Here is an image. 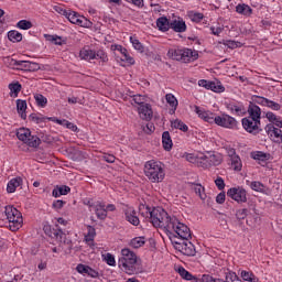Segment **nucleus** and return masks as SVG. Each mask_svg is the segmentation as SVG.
<instances>
[{
  "label": "nucleus",
  "mask_w": 282,
  "mask_h": 282,
  "mask_svg": "<svg viewBox=\"0 0 282 282\" xmlns=\"http://www.w3.org/2000/svg\"><path fill=\"white\" fill-rule=\"evenodd\" d=\"M165 235H167L169 239L172 241V243H175V241H188L193 238V234H191V228L177 217L172 216V219L170 220V226H167V230L165 231Z\"/></svg>",
  "instance_id": "1"
},
{
  "label": "nucleus",
  "mask_w": 282,
  "mask_h": 282,
  "mask_svg": "<svg viewBox=\"0 0 282 282\" xmlns=\"http://www.w3.org/2000/svg\"><path fill=\"white\" fill-rule=\"evenodd\" d=\"M142 215L149 217L154 228H163L165 232L169 230V226H171V220L173 219V216H169V213L162 207L153 209L145 207V213H142Z\"/></svg>",
  "instance_id": "2"
},
{
  "label": "nucleus",
  "mask_w": 282,
  "mask_h": 282,
  "mask_svg": "<svg viewBox=\"0 0 282 282\" xmlns=\"http://www.w3.org/2000/svg\"><path fill=\"white\" fill-rule=\"evenodd\" d=\"M121 254L122 257L119 259L118 265L126 272V274H142V268L135 267V263H138V256H135L131 249H122Z\"/></svg>",
  "instance_id": "3"
},
{
  "label": "nucleus",
  "mask_w": 282,
  "mask_h": 282,
  "mask_svg": "<svg viewBox=\"0 0 282 282\" xmlns=\"http://www.w3.org/2000/svg\"><path fill=\"white\" fill-rule=\"evenodd\" d=\"M144 175L153 184H160V182H163L164 177H166V173L164 172V164L155 160L145 162Z\"/></svg>",
  "instance_id": "4"
},
{
  "label": "nucleus",
  "mask_w": 282,
  "mask_h": 282,
  "mask_svg": "<svg viewBox=\"0 0 282 282\" xmlns=\"http://www.w3.org/2000/svg\"><path fill=\"white\" fill-rule=\"evenodd\" d=\"M169 58L181 61L182 63H191L199 58V53L191 48H172L167 52Z\"/></svg>",
  "instance_id": "5"
},
{
  "label": "nucleus",
  "mask_w": 282,
  "mask_h": 282,
  "mask_svg": "<svg viewBox=\"0 0 282 282\" xmlns=\"http://www.w3.org/2000/svg\"><path fill=\"white\" fill-rule=\"evenodd\" d=\"M4 215L9 221V229L12 232H17L23 226V216L14 206H6Z\"/></svg>",
  "instance_id": "6"
},
{
  "label": "nucleus",
  "mask_w": 282,
  "mask_h": 282,
  "mask_svg": "<svg viewBox=\"0 0 282 282\" xmlns=\"http://www.w3.org/2000/svg\"><path fill=\"white\" fill-rule=\"evenodd\" d=\"M219 164H221V154L206 152L197 156V166H200V169H210V166H219Z\"/></svg>",
  "instance_id": "7"
},
{
  "label": "nucleus",
  "mask_w": 282,
  "mask_h": 282,
  "mask_svg": "<svg viewBox=\"0 0 282 282\" xmlns=\"http://www.w3.org/2000/svg\"><path fill=\"white\" fill-rule=\"evenodd\" d=\"M17 138L18 140H21V142H24V144H28V147H31L32 149H37V147H41V139L36 135H32V131L28 128H20L17 131Z\"/></svg>",
  "instance_id": "8"
},
{
  "label": "nucleus",
  "mask_w": 282,
  "mask_h": 282,
  "mask_svg": "<svg viewBox=\"0 0 282 282\" xmlns=\"http://www.w3.org/2000/svg\"><path fill=\"white\" fill-rule=\"evenodd\" d=\"M265 132L276 144H282V120L278 118L274 123L265 126Z\"/></svg>",
  "instance_id": "9"
},
{
  "label": "nucleus",
  "mask_w": 282,
  "mask_h": 282,
  "mask_svg": "<svg viewBox=\"0 0 282 282\" xmlns=\"http://www.w3.org/2000/svg\"><path fill=\"white\" fill-rule=\"evenodd\" d=\"M9 64L13 69H21L22 72H39L41 65L36 62L9 59Z\"/></svg>",
  "instance_id": "10"
},
{
  "label": "nucleus",
  "mask_w": 282,
  "mask_h": 282,
  "mask_svg": "<svg viewBox=\"0 0 282 282\" xmlns=\"http://www.w3.org/2000/svg\"><path fill=\"white\" fill-rule=\"evenodd\" d=\"M175 250L185 254V257H195L197 254V250L195 249V245L188 240H178L172 242Z\"/></svg>",
  "instance_id": "11"
},
{
  "label": "nucleus",
  "mask_w": 282,
  "mask_h": 282,
  "mask_svg": "<svg viewBox=\"0 0 282 282\" xmlns=\"http://www.w3.org/2000/svg\"><path fill=\"white\" fill-rule=\"evenodd\" d=\"M242 127L247 133H251L252 135H257L261 133V121L257 119H251L250 117L242 119Z\"/></svg>",
  "instance_id": "12"
},
{
  "label": "nucleus",
  "mask_w": 282,
  "mask_h": 282,
  "mask_svg": "<svg viewBox=\"0 0 282 282\" xmlns=\"http://www.w3.org/2000/svg\"><path fill=\"white\" fill-rule=\"evenodd\" d=\"M66 19H68L69 23H73L74 25H79L80 28H91V21L78 14L76 11L68 10Z\"/></svg>",
  "instance_id": "13"
},
{
  "label": "nucleus",
  "mask_w": 282,
  "mask_h": 282,
  "mask_svg": "<svg viewBox=\"0 0 282 282\" xmlns=\"http://www.w3.org/2000/svg\"><path fill=\"white\" fill-rule=\"evenodd\" d=\"M227 196L237 202V204H246L248 202V193L243 187H231L227 191Z\"/></svg>",
  "instance_id": "14"
},
{
  "label": "nucleus",
  "mask_w": 282,
  "mask_h": 282,
  "mask_svg": "<svg viewBox=\"0 0 282 282\" xmlns=\"http://www.w3.org/2000/svg\"><path fill=\"white\" fill-rule=\"evenodd\" d=\"M214 122L218 124V127H225V129H235V127H237V119L228 115L215 117Z\"/></svg>",
  "instance_id": "15"
},
{
  "label": "nucleus",
  "mask_w": 282,
  "mask_h": 282,
  "mask_svg": "<svg viewBox=\"0 0 282 282\" xmlns=\"http://www.w3.org/2000/svg\"><path fill=\"white\" fill-rule=\"evenodd\" d=\"M43 230L47 237H51V239H55V241H63V237H65V232H63V229H54L50 225H44Z\"/></svg>",
  "instance_id": "16"
},
{
  "label": "nucleus",
  "mask_w": 282,
  "mask_h": 282,
  "mask_svg": "<svg viewBox=\"0 0 282 282\" xmlns=\"http://www.w3.org/2000/svg\"><path fill=\"white\" fill-rule=\"evenodd\" d=\"M88 206H89L90 208H94L95 215H96L99 219H101V220L107 219V209H106L105 203H102V202H97V203H95V204H91V203L88 202Z\"/></svg>",
  "instance_id": "17"
},
{
  "label": "nucleus",
  "mask_w": 282,
  "mask_h": 282,
  "mask_svg": "<svg viewBox=\"0 0 282 282\" xmlns=\"http://www.w3.org/2000/svg\"><path fill=\"white\" fill-rule=\"evenodd\" d=\"M139 116L141 120H151L153 118V109L151 108V105L144 104L143 106H140L138 108Z\"/></svg>",
  "instance_id": "18"
},
{
  "label": "nucleus",
  "mask_w": 282,
  "mask_h": 282,
  "mask_svg": "<svg viewBox=\"0 0 282 282\" xmlns=\"http://www.w3.org/2000/svg\"><path fill=\"white\" fill-rule=\"evenodd\" d=\"M126 219L132 226H140V218L138 217V212L133 207H128L124 210Z\"/></svg>",
  "instance_id": "19"
},
{
  "label": "nucleus",
  "mask_w": 282,
  "mask_h": 282,
  "mask_svg": "<svg viewBox=\"0 0 282 282\" xmlns=\"http://www.w3.org/2000/svg\"><path fill=\"white\" fill-rule=\"evenodd\" d=\"M194 111L197 113L198 118L205 120V122H214L213 113L202 109L199 106H194Z\"/></svg>",
  "instance_id": "20"
},
{
  "label": "nucleus",
  "mask_w": 282,
  "mask_h": 282,
  "mask_svg": "<svg viewBox=\"0 0 282 282\" xmlns=\"http://www.w3.org/2000/svg\"><path fill=\"white\" fill-rule=\"evenodd\" d=\"M170 29L182 34L186 32V22L184 20H173L170 22Z\"/></svg>",
  "instance_id": "21"
},
{
  "label": "nucleus",
  "mask_w": 282,
  "mask_h": 282,
  "mask_svg": "<svg viewBox=\"0 0 282 282\" xmlns=\"http://www.w3.org/2000/svg\"><path fill=\"white\" fill-rule=\"evenodd\" d=\"M249 118L261 122V108L254 104H250L248 108Z\"/></svg>",
  "instance_id": "22"
},
{
  "label": "nucleus",
  "mask_w": 282,
  "mask_h": 282,
  "mask_svg": "<svg viewBox=\"0 0 282 282\" xmlns=\"http://www.w3.org/2000/svg\"><path fill=\"white\" fill-rule=\"evenodd\" d=\"M79 58L82 61H96V51L84 47L79 51Z\"/></svg>",
  "instance_id": "23"
},
{
  "label": "nucleus",
  "mask_w": 282,
  "mask_h": 282,
  "mask_svg": "<svg viewBox=\"0 0 282 282\" xmlns=\"http://www.w3.org/2000/svg\"><path fill=\"white\" fill-rule=\"evenodd\" d=\"M17 110H18V113L20 115V118H22V120H25L28 118V113L25 112L28 110V101L23 99H18Z\"/></svg>",
  "instance_id": "24"
},
{
  "label": "nucleus",
  "mask_w": 282,
  "mask_h": 282,
  "mask_svg": "<svg viewBox=\"0 0 282 282\" xmlns=\"http://www.w3.org/2000/svg\"><path fill=\"white\" fill-rule=\"evenodd\" d=\"M21 184H23V178H21V176L11 178L7 185V192L14 193L17 191V188H19V186H21Z\"/></svg>",
  "instance_id": "25"
},
{
  "label": "nucleus",
  "mask_w": 282,
  "mask_h": 282,
  "mask_svg": "<svg viewBox=\"0 0 282 282\" xmlns=\"http://www.w3.org/2000/svg\"><path fill=\"white\" fill-rule=\"evenodd\" d=\"M165 100L167 102V105H170L171 109H170V115L173 116V113H175V111H177V98H175V96L173 94H166L165 95Z\"/></svg>",
  "instance_id": "26"
},
{
  "label": "nucleus",
  "mask_w": 282,
  "mask_h": 282,
  "mask_svg": "<svg viewBox=\"0 0 282 282\" xmlns=\"http://www.w3.org/2000/svg\"><path fill=\"white\" fill-rule=\"evenodd\" d=\"M156 28H159L160 32H169L171 30V22L166 17H161L156 20Z\"/></svg>",
  "instance_id": "27"
},
{
  "label": "nucleus",
  "mask_w": 282,
  "mask_h": 282,
  "mask_svg": "<svg viewBox=\"0 0 282 282\" xmlns=\"http://www.w3.org/2000/svg\"><path fill=\"white\" fill-rule=\"evenodd\" d=\"M162 144L165 151H171L173 149V140L171 139V133L169 131L163 132Z\"/></svg>",
  "instance_id": "28"
},
{
  "label": "nucleus",
  "mask_w": 282,
  "mask_h": 282,
  "mask_svg": "<svg viewBox=\"0 0 282 282\" xmlns=\"http://www.w3.org/2000/svg\"><path fill=\"white\" fill-rule=\"evenodd\" d=\"M72 188L67 185H56L52 192L53 197H61L62 195H67Z\"/></svg>",
  "instance_id": "29"
},
{
  "label": "nucleus",
  "mask_w": 282,
  "mask_h": 282,
  "mask_svg": "<svg viewBox=\"0 0 282 282\" xmlns=\"http://www.w3.org/2000/svg\"><path fill=\"white\" fill-rule=\"evenodd\" d=\"M177 272L180 276H182L185 281L199 282V279H197L195 275H192V273L185 270L184 267H178Z\"/></svg>",
  "instance_id": "30"
},
{
  "label": "nucleus",
  "mask_w": 282,
  "mask_h": 282,
  "mask_svg": "<svg viewBox=\"0 0 282 282\" xmlns=\"http://www.w3.org/2000/svg\"><path fill=\"white\" fill-rule=\"evenodd\" d=\"M240 276L242 281L259 282V278H257V275H254V273H252L251 271L242 270L240 271Z\"/></svg>",
  "instance_id": "31"
},
{
  "label": "nucleus",
  "mask_w": 282,
  "mask_h": 282,
  "mask_svg": "<svg viewBox=\"0 0 282 282\" xmlns=\"http://www.w3.org/2000/svg\"><path fill=\"white\" fill-rule=\"evenodd\" d=\"M236 12H238V14H243V17H250V14H252V8L245 3L238 4L236 7Z\"/></svg>",
  "instance_id": "32"
},
{
  "label": "nucleus",
  "mask_w": 282,
  "mask_h": 282,
  "mask_svg": "<svg viewBox=\"0 0 282 282\" xmlns=\"http://www.w3.org/2000/svg\"><path fill=\"white\" fill-rule=\"evenodd\" d=\"M8 39L12 43H21V41H23V34H21L19 31H9Z\"/></svg>",
  "instance_id": "33"
},
{
  "label": "nucleus",
  "mask_w": 282,
  "mask_h": 282,
  "mask_svg": "<svg viewBox=\"0 0 282 282\" xmlns=\"http://www.w3.org/2000/svg\"><path fill=\"white\" fill-rule=\"evenodd\" d=\"M95 61H100L105 65V63L109 62V56L104 50H97L95 51Z\"/></svg>",
  "instance_id": "34"
},
{
  "label": "nucleus",
  "mask_w": 282,
  "mask_h": 282,
  "mask_svg": "<svg viewBox=\"0 0 282 282\" xmlns=\"http://www.w3.org/2000/svg\"><path fill=\"white\" fill-rule=\"evenodd\" d=\"M207 89H210L212 91H215L216 94H221V93L226 91V88L219 82H217V83L209 82Z\"/></svg>",
  "instance_id": "35"
},
{
  "label": "nucleus",
  "mask_w": 282,
  "mask_h": 282,
  "mask_svg": "<svg viewBox=\"0 0 282 282\" xmlns=\"http://www.w3.org/2000/svg\"><path fill=\"white\" fill-rule=\"evenodd\" d=\"M34 100H35L37 107H41L42 109H45V107H47V97H45L41 94H35Z\"/></svg>",
  "instance_id": "36"
},
{
  "label": "nucleus",
  "mask_w": 282,
  "mask_h": 282,
  "mask_svg": "<svg viewBox=\"0 0 282 282\" xmlns=\"http://www.w3.org/2000/svg\"><path fill=\"white\" fill-rule=\"evenodd\" d=\"M227 109L235 112L237 116H243V113H246V108H243V106H237L235 104H229Z\"/></svg>",
  "instance_id": "37"
},
{
  "label": "nucleus",
  "mask_w": 282,
  "mask_h": 282,
  "mask_svg": "<svg viewBox=\"0 0 282 282\" xmlns=\"http://www.w3.org/2000/svg\"><path fill=\"white\" fill-rule=\"evenodd\" d=\"M251 191H256V193H264L265 192V185L259 181H252L250 183Z\"/></svg>",
  "instance_id": "38"
},
{
  "label": "nucleus",
  "mask_w": 282,
  "mask_h": 282,
  "mask_svg": "<svg viewBox=\"0 0 282 282\" xmlns=\"http://www.w3.org/2000/svg\"><path fill=\"white\" fill-rule=\"evenodd\" d=\"M144 243H147V240L144 237H135L130 241L131 248H134V249L142 248Z\"/></svg>",
  "instance_id": "39"
},
{
  "label": "nucleus",
  "mask_w": 282,
  "mask_h": 282,
  "mask_svg": "<svg viewBox=\"0 0 282 282\" xmlns=\"http://www.w3.org/2000/svg\"><path fill=\"white\" fill-rule=\"evenodd\" d=\"M172 127H173V129H178L180 131H183L184 133H186V131H188V126H186V123H184V121H182L180 119H175L174 121H172Z\"/></svg>",
  "instance_id": "40"
},
{
  "label": "nucleus",
  "mask_w": 282,
  "mask_h": 282,
  "mask_svg": "<svg viewBox=\"0 0 282 282\" xmlns=\"http://www.w3.org/2000/svg\"><path fill=\"white\" fill-rule=\"evenodd\" d=\"M44 37L48 43H53L54 45H63V37L58 35H50V34H44Z\"/></svg>",
  "instance_id": "41"
},
{
  "label": "nucleus",
  "mask_w": 282,
  "mask_h": 282,
  "mask_svg": "<svg viewBox=\"0 0 282 282\" xmlns=\"http://www.w3.org/2000/svg\"><path fill=\"white\" fill-rule=\"evenodd\" d=\"M230 165L234 169V171H241L242 164H241V158L234 156L232 159H229Z\"/></svg>",
  "instance_id": "42"
},
{
  "label": "nucleus",
  "mask_w": 282,
  "mask_h": 282,
  "mask_svg": "<svg viewBox=\"0 0 282 282\" xmlns=\"http://www.w3.org/2000/svg\"><path fill=\"white\" fill-rule=\"evenodd\" d=\"M130 42L132 43V45H133L134 50H137V52H140L141 54L144 53V45H142L140 40L131 36Z\"/></svg>",
  "instance_id": "43"
},
{
  "label": "nucleus",
  "mask_w": 282,
  "mask_h": 282,
  "mask_svg": "<svg viewBox=\"0 0 282 282\" xmlns=\"http://www.w3.org/2000/svg\"><path fill=\"white\" fill-rule=\"evenodd\" d=\"M21 87L22 86L19 84V82L14 84H10L9 89H10L11 96H14V98H17V96H19V93L21 91Z\"/></svg>",
  "instance_id": "44"
},
{
  "label": "nucleus",
  "mask_w": 282,
  "mask_h": 282,
  "mask_svg": "<svg viewBox=\"0 0 282 282\" xmlns=\"http://www.w3.org/2000/svg\"><path fill=\"white\" fill-rule=\"evenodd\" d=\"M251 158L260 162H265V160H268V154L265 152L258 151V152L251 153Z\"/></svg>",
  "instance_id": "45"
},
{
  "label": "nucleus",
  "mask_w": 282,
  "mask_h": 282,
  "mask_svg": "<svg viewBox=\"0 0 282 282\" xmlns=\"http://www.w3.org/2000/svg\"><path fill=\"white\" fill-rule=\"evenodd\" d=\"M206 189L204 188V186H202L200 184H196L194 185V192L196 193V195H198L200 197V199H206Z\"/></svg>",
  "instance_id": "46"
},
{
  "label": "nucleus",
  "mask_w": 282,
  "mask_h": 282,
  "mask_svg": "<svg viewBox=\"0 0 282 282\" xmlns=\"http://www.w3.org/2000/svg\"><path fill=\"white\" fill-rule=\"evenodd\" d=\"M132 102H134L135 105H139V107H142L144 105H147V97L142 96V95H134L132 97Z\"/></svg>",
  "instance_id": "47"
},
{
  "label": "nucleus",
  "mask_w": 282,
  "mask_h": 282,
  "mask_svg": "<svg viewBox=\"0 0 282 282\" xmlns=\"http://www.w3.org/2000/svg\"><path fill=\"white\" fill-rule=\"evenodd\" d=\"M56 122L57 124H65L66 129H70V131H78V127L73 122H69L67 120H59V119H56Z\"/></svg>",
  "instance_id": "48"
},
{
  "label": "nucleus",
  "mask_w": 282,
  "mask_h": 282,
  "mask_svg": "<svg viewBox=\"0 0 282 282\" xmlns=\"http://www.w3.org/2000/svg\"><path fill=\"white\" fill-rule=\"evenodd\" d=\"M189 19L194 23H199L204 19V13L189 12Z\"/></svg>",
  "instance_id": "49"
},
{
  "label": "nucleus",
  "mask_w": 282,
  "mask_h": 282,
  "mask_svg": "<svg viewBox=\"0 0 282 282\" xmlns=\"http://www.w3.org/2000/svg\"><path fill=\"white\" fill-rule=\"evenodd\" d=\"M269 109H272L273 111H280L281 110V104L267 99V106Z\"/></svg>",
  "instance_id": "50"
},
{
  "label": "nucleus",
  "mask_w": 282,
  "mask_h": 282,
  "mask_svg": "<svg viewBox=\"0 0 282 282\" xmlns=\"http://www.w3.org/2000/svg\"><path fill=\"white\" fill-rule=\"evenodd\" d=\"M18 28L20 30H30L32 28V22H30L28 20H20L18 22Z\"/></svg>",
  "instance_id": "51"
},
{
  "label": "nucleus",
  "mask_w": 282,
  "mask_h": 282,
  "mask_svg": "<svg viewBox=\"0 0 282 282\" xmlns=\"http://www.w3.org/2000/svg\"><path fill=\"white\" fill-rule=\"evenodd\" d=\"M29 120H31V122H35L36 124H41V122H45V117H39L36 113H31L29 116Z\"/></svg>",
  "instance_id": "52"
},
{
  "label": "nucleus",
  "mask_w": 282,
  "mask_h": 282,
  "mask_svg": "<svg viewBox=\"0 0 282 282\" xmlns=\"http://www.w3.org/2000/svg\"><path fill=\"white\" fill-rule=\"evenodd\" d=\"M121 61L129 63V65H134L135 64V59H133V57H131V55H129V52L126 51L122 54Z\"/></svg>",
  "instance_id": "53"
},
{
  "label": "nucleus",
  "mask_w": 282,
  "mask_h": 282,
  "mask_svg": "<svg viewBox=\"0 0 282 282\" xmlns=\"http://www.w3.org/2000/svg\"><path fill=\"white\" fill-rule=\"evenodd\" d=\"M200 281L202 282H224V280L215 279L210 274H203Z\"/></svg>",
  "instance_id": "54"
},
{
  "label": "nucleus",
  "mask_w": 282,
  "mask_h": 282,
  "mask_svg": "<svg viewBox=\"0 0 282 282\" xmlns=\"http://www.w3.org/2000/svg\"><path fill=\"white\" fill-rule=\"evenodd\" d=\"M105 261L108 265L116 267V258L111 253H106Z\"/></svg>",
  "instance_id": "55"
},
{
  "label": "nucleus",
  "mask_w": 282,
  "mask_h": 282,
  "mask_svg": "<svg viewBox=\"0 0 282 282\" xmlns=\"http://www.w3.org/2000/svg\"><path fill=\"white\" fill-rule=\"evenodd\" d=\"M215 184H216L218 191H224V188H226V182H224V178L221 176H218L215 180Z\"/></svg>",
  "instance_id": "56"
},
{
  "label": "nucleus",
  "mask_w": 282,
  "mask_h": 282,
  "mask_svg": "<svg viewBox=\"0 0 282 282\" xmlns=\"http://www.w3.org/2000/svg\"><path fill=\"white\" fill-rule=\"evenodd\" d=\"M76 270H77L78 274H87V272L89 270V265L79 263V264H77Z\"/></svg>",
  "instance_id": "57"
},
{
  "label": "nucleus",
  "mask_w": 282,
  "mask_h": 282,
  "mask_svg": "<svg viewBox=\"0 0 282 282\" xmlns=\"http://www.w3.org/2000/svg\"><path fill=\"white\" fill-rule=\"evenodd\" d=\"M224 45L229 47V50H236V47H239V42L232 41V40H226L224 42Z\"/></svg>",
  "instance_id": "58"
},
{
  "label": "nucleus",
  "mask_w": 282,
  "mask_h": 282,
  "mask_svg": "<svg viewBox=\"0 0 282 282\" xmlns=\"http://www.w3.org/2000/svg\"><path fill=\"white\" fill-rule=\"evenodd\" d=\"M53 10H55V12H57V14H62V17H66V18H67V14L69 12V10H65L61 6L53 7Z\"/></svg>",
  "instance_id": "59"
},
{
  "label": "nucleus",
  "mask_w": 282,
  "mask_h": 282,
  "mask_svg": "<svg viewBox=\"0 0 282 282\" xmlns=\"http://www.w3.org/2000/svg\"><path fill=\"white\" fill-rule=\"evenodd\" d=\"M127 3H132L135 8H144V0H124Z\"/></svg>",
  "instance_id": "60"
},
{
  "label": "nucleus",
  "mask_w": 282,
  "mask_h": 282,
  "mask_svg": "<svg viewBox=\"0 0 282 282\" xmlns=\"http://www.w3.org/2000/svg\"><path fill=\"white\" fill-rule=\"evenodd\" d=\"M237 219H243L245 217H248V209H239L236 212Z\"/></svg>",
  "instance_id": "61"
},
{
  "label": "nucleus",
  "mask_w": 282,
  "mask_h": 282,
  "mask_svg": "<svg viewBox=\"0 0 282 282\" xmlns=\"http://www.w3.org/2000/svg\"><path fill=\"white\" fill-rule=\"evenodd\" d=\"M102 160L108 162V164H113V162H116V156L113 154H104Z\"/></svg>",
  "instance_id": "62"
},
{
  "label": "nucleus",
  "mask_w": 282,
  "mask_h": 282,
  "mask_svg": "<svg viewBox=\"0 0 282 282\" xmlns=\"http://www.w3.org/2000/svg\"><path fill=\"white\" fill-rule=\"evenodd\" d=\"M87 276H90L91 279H98L99 273L98 271L94 270L91 267H88Z\"/></svg>",
  "instance_id": "63"
},
{
  "label": "nucleus",
  "mask_w": 282,
  "mask_h": 282,
  "mask_svg": "<svg viewBox=\"0 0 282 282\" xmlns=\"http://www.w3.org/2000/svg\"><path fill=\"white\" fill-rule=\"evenodd\" d=\"M226 202V193L221 192L216 196L217 204H224Z\"/></svg>",
  "instance_id": "64"
}]
</instances>
